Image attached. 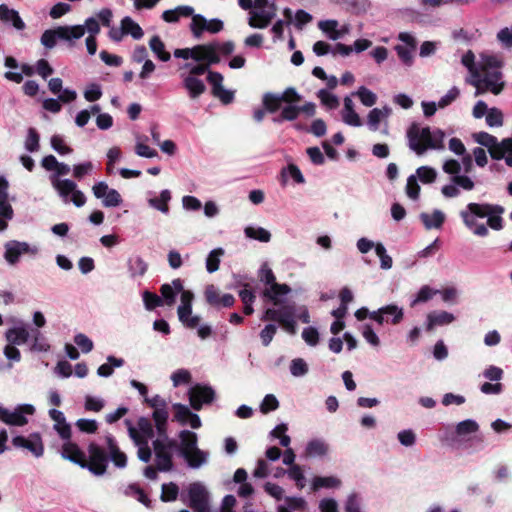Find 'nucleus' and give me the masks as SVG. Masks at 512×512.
<instances>
[{
    "mask_svg": "<svg viewBox=\"0 0 512 512\" xmlns=\"http://www.w3.org/2000/svg\"><path fill=\"white\" fill-rule=\"evenodd\" d=\"M504 211L501 205L470 202L460 210L459 216L474 235L486 237L489 234L488 227L496 231L503 228L501 215Z\"/></svg>",
    "mask_w": 512,
    "mask_h": 512,
    "instance_id": "1",
    "label": "nucleus"
},
{
    "mask_svg": "<svg viewBox=\"0 0 512 512\" xmlns=\"http://www.w3.org/2000/svg\"><path fill=\"white\" fill-rule=\"evenodd\" d=\"M445 132L439 128L431 129L413 123L407 130L409 148L417 155H423L427 150H444Z\"/></svg>",
    "mask_w": 512,
    "mask_h": 512,
    "instance_id": "2",
    "label": "nucleus"
},
{
    "mask_svg": "<svg viewBox=\"0 0 512 512\" xmlns=\"http://www.w3.org/2000/svg\"><path fill=\"white\" fill-rule=\"evenodd\" d=\"M442 169L451 175L450 183L441 188L445 198H456L460 195V188L471 191L475 187L474 181L467 175H460L461 163L455 159H448L443 163Z\"/></svg>",
    "mask_w": 512,
    "mask_h": 512,
    "instance_id": "3",
    "label": "nucleus"
},
{
    "mask_svg": "<svg viewBox=\"0 0 512 512\" xmlns=\"http://www.w3.org/2000/svg\"><path fill=\"white\" fill-rule=\"evenodd\" d=\"M152 445L158 471L168 472L173 470V452L176 451L178 447V441L168 436L166 438L158 437L153 441Z\"/></svg>",
    "mask_w": 512,
    "mask_h": 512,
    "instance_id": "4",
    "label": "nucleus"
},
{
    "mask_svg": "<svg viewBox=\"0 0 512 512\" xmlns=\"http://www.w3.org/2000/svg\"><path fill=\"white\" fill-rule=\"evenodd\" d=\"M52 187L57 191L64 203L72 202L76 207H82L86 203V196L77 189V184L70 179H59L50 176Z\"/></svg>",
    "mask_w": 512,
    "mask_h": 512,
    "instance_id": "5",
    "label": "nucleus"
},
{
    "mask_svg": "<svg viewBox=\"0 0 512 512\" xmlns=\"http://www.w3.org/2000/svg\"><path fill=\"white\" fill-rule=\"evenodd\" d=\"M254 5L257 10L251 13L249 26L258 29L266 28L276 15L275 3L269 4L268 0H255Z\"/></svg>",
    "mask_w": 512,
    "mask_h": 512,
    "instance_id": "6",
    "label": "nucleus"
},
{
    "mask_svg": "<svg viewBox=\"0 0 512 512\" xmlns=\"http://www.w3.org/2000/svg\"><path fill=\"white\" fill-rule=\"evenodd\" d=\"M89 460L80 464L81 468L87 469L95 476H102L106 473L108 467V457L105 451L98 445L91 443L88 447Z\"/></svg>",
    "mask_w": 512,
    "mask_h": 512,
    "instance_id": "7",
    "label": "nucleus"
},
{
    "mask_svg": "<svg viewBox=\"0 0 512 512\" xmlns=\"http://www.w3.org/2000/svg\"><path fill=\"white\" fill-rule=\"evenodd\" d=\"M189 506L194 512H209V494L201 483H192L188 489ZM179 512H190L182 509Z\"/></svg>",
    "mask_w": 512,
    "mask_h": 512,
    "instance_id": "8",
    "label": "nucleus"
},
{
    "mask_svg": "<svg viewBox=\"0 0 512 512\" xmlns=\"http://www.w3.org/2000/svg\"><path fill=\"white\" fill-rule=\"evenodd\" d=\"M35 413V407L31 404H19L14 410L4 408L1 421L6 425L22 427L28 423L27 416Z\"/></svg>",
    "mask_w": 512,
    "mask_h": 512,
    "instance_id": "9",
    "label": "nucleus"
},
{
    "mask_svg": "<svg viewBox=\"0 0 512 512\" xmlns=\"http://www.w3.org/2000/svg\"><path fill=\"white\" fill-rule=\"evenodd\" d=\"M403 316V309L395 304L383 306L370 313V319L376 321L378 324L390 322L395 325L402 321Z\"/></svg>",
    "mask_w": 512,
    "mask_h": 512,
    "instance_id": "10",
    "label": "nucleus"
},
{
    "mask_svg": "<svg viewBox=\"0 0 512 512\" xmlns=\"http://www.w3.org/2000/svg\"><path fill=\"white\" fill-rule=\"evenodd\" d=\"M483 78L481 84L482 94L490 92L494 95H499L505 88L506 82L503 73L499 69L493 71H482Z\"/></svg>",
    "mask_w": 512,
    "mask_h": 512,
    "instance_id": "11",
    "label": "nucleus"
},
{
    "mask_svg": "<svg viewBox=\"0 0 512 512\" xmlns=\"http://www.w3.org/2000/svg\"><path fill=\"white\" fill-rule=\"evenodd\" d=\"M92 192L97 199H102L104 207H117L122 203L120 193L115 189H110L104 181L94 184Z\"/></svg>",
    "mask_w": 512,
    "mask_h": 512,
    "instance_id": "12",
    "label": "nucleus"
},
{
    "mask_svg": "<svg viewBox=\"0 0 512 512\" xmlns=\"http://www.w3.org/2000/svg\"><path fill=\"white\" fill-rule=\"evenodd\" d=\"M12 444L17 448L29 450L36 458H40L44 454V445L39 433H32L28 438L24 436H15Z\"/></svg>",
    "mask_w": 512,
    "mask_h": 512,
    "instance_id": "13",
    "label": "nucleus"
},
{
    "mask_svg": "<svg viewBox=\"0 0 512 512\" xmlns=\"http://www.w3.org/2000/svg\"><path fill=\"white\" fill-rule=\"evenodd\" d=\"M215 391L210 386L195 385L189 391L190 405L195 410H200L203 404L214 400Z\"/></svg>",
    "mask_w": 512,
    "mask_h": 512,
    "instance_id": "14",
    "label": "nucleus"
},
{
    "mask_svg": "<svg viewBox=\"0 0 512 512\" xmlns=\"http://www.w3.org/2000/svg\"><path fill=\"white\" fill-rule=\"evenodd\" d=\"M295 318L294 305H285L279 309L268 308L262 316V320L278 322L280 325L289 324Z\"/></svg>",
    "mask_w": 512,
    "mask_h": 512,
    "instance_id": "15",
    "label": "nucleus"
},
{
    "mask_svg": "<svg viewBox=\"0 0 512 512\" xmlns=\"http://www.w3.org/2000/svg\"><path fill=\"white\" fill-rule=\"evenodd\" d=\"M179 443L176 451L183 458L188 456L189 452H192L198 447V436L195 432L190 430H181L178 434Z\"/></svg>",
    "mask_w": 512,
    "mask_h": 512,
    "instance_id": "16",
    "label": "nucleus"
},
{
    "mask_svg": "<svg viewBox=\"0 0 512 512\" xmlns=\"http://www.w3.org/2000/svg\"><path fill=\"white\" fill-rule=\"evenodd\" d=\"M488 151L493 159H505V163L512 167V138H505L501 142L497 141V144L489 148Z\"/></svg>",
    "mask_w": 512,
    "mask_h": 512,
    "instance_id": "17",
    "label": "nucleus"
},
{
    "mask_svg": "<svg viewBox=\"0 0 512 512\" xmlns=\"http://www.w3.org/2000/svg\"><path fill=\"white\" fill-rule=\"evenodd\" d=\"M29 249L30 247L26 242L8 241L5 244L4 258L10 265H14L19 261L22 254L29 252Z\"/></svg>",
    "mask_w": 512,
    "mask_h": 512,
    "instance_id": "18",
    "label": "nucleus"
},
{
    "mask_svg": "<svg viewBox=\"0 0 512 512\" xmlns=\"http://www.w3.org/2000/svg\"><path fill=\"white\" fill-rule=\"evenodd\" d=\"M181 291H183V282L179 278L174 279L171 284H163L160 288L163 304L172 306L176 301L177 294Z\"/></svg>",
    "mask_w": 512,
    "mask_h": 512,
    "instance_id": "19",
    "label": "nucleus"
},
{
    "mask_svg": "<svg viewBox=\"0 0 512 512\" xmlns=\"http://www.w3.org/2000/svg\"><path fill=\"white\" fill-rule=\"evenodd\" d=\"M182 85L191 100L198 99L206 91V85L203 80L192 75L183 76Z\"/></svg>",
    "mask_w": 512,
    "mask_h": 512,
    "instance_id": "20",
    "label": "nucleus"
},
{
    "mask_svg": "<svg viewBox=\"0 0 512 512\" xmlns=\"http://www.w3.org/2000/svg\"><path fill=\"white\" fill-rule=\"evenodd\" d=\"M125 422L128 425L129 436L134 440L136 445L139 446L138 458L145 463L149 462L151 459L152 453H151L150 448L147 445V440L141 439L137 430L135 429V427L131 424V422L129 420H126Z\"/></svg>",
    "mask_w": 512,
    "mask_h": 512,
    "instance_id": "21",
    "label": "nucleus"
},
{
    "mask_svg": "<svg viewBox=\"0 0 512 512\" xmlns=\"http://www.w3.org/2000/svg\"><path fill=\"white\" fill-rule=\"evenodd\" d=\"M455 316L447 311H433L427 315L426 330L432 331L438 326H445L452 323Z\"/></svg>",
    "mask_w": 512,
    "mask_h": 512,
    "instance_id": "22",
    "label": "nucleus"
},
{
    "mask_svg": "<svg viewBox=\"0 0 512 512\" xmlns=\"http://www.w3.org/2000/svg\"><path fill=\"white\" fill-rule=\"evenodd\" d=\"M0 20L4 23H10L18 31L26 28V24L18 11L9 8L6 4H0Z\"/></svg>",
    "mask_w": 512,
    "mask_h": 512,
    "instance_id": "23",
    "label": "nucleus"
},
{
    "mask_svg": "<svg viewBox=\"0 0 512 512\" xmlns=\"http://www.w3.org/2000/svg\"><path fill=\"white\" fill-rule=\"evenodd\" d=\"M85 34V27L82 25L59 26V40L65 41L69 46H73L76 40L82 38Z\"/></svg>",
    "mask_w": 512,
    "mask_h": 512,
    "instance_id": "24",
    "label": "nucleus"
},
{
    "mask_svg": "<svg viewBox=\"0 0 512 512\" xmlns=\"http://www.w3.org/2000/svg\"><path fill=\"white\" fill-rule=\"evenodd\" d=\"M106 443L110 460L117 468H125L127 465V456L119 449L114 437L111 435L107 436Z\"/></svg>",
    "mask_w": 512,
    "mask_h": 512,
    "instance_id": "25",
    "label": "nucleus"
},
{
    "mask_svg": "<svg viewBox=\"0 0 512 512\" xmlns=\"http://www.w3.org/2000/svg\"><path fill=\"white\" fill-rule=\"evenodd\" d=\"M5 338L9 344L22 345L28 342L30 339V332L26 326L21 323L19 326L9 328L5 332Z\"/></svg>",
    "mask_w": 512,
    "mask_h": 512,
    "instance_id": "26",
    "label": "nucleus"
},
{
    "mask_svg": "<svg viewBox=\"0 0 512 512\" xmlns=\"http://www.w3.org/2000/svg\"><path fill=\"white\" fill-rule=\"evenodd\" d=\"M210 453L202 450L199 447L188 453V456H184L187 466L191 469H199L208 464Z\"/></svg>",
    "mask_w": 512,
    "mask_h": 512,
    "instance_id": "27",
    "label": "nucleus"
},
{
    "mask_svg": "<svg viewBox=\"0 0 512 512\" xmlns=\"http://www.w3.org/2000/svg\"><path fill=\"white\" fill-rule=\"evenodd\" d=\"M419 218H420L421 222L423 223L425 229L431 230V229H440L445 222L446 216L441 210L435 209V210H433V212L431 214L422 212L419 215Z\"/></svg>",
    "mask_w": 512,
    "mask_h": 512,
    "instance_id": "28",
    "label": "nucleus"
},
{
    "mask_svg": "<svg viewBox=\"0 0 512 512\" xmlns=\"http://www.w3.org/2000/svg\"><path fill=\"white\" fill-rule=\"evenodd\" d=\"M341 115L343 122L349 126L360 127L362 125L359 115L354 110V103L349 96L344 98V107Z\"/></svg>",
    "mask_w": 512,
    "mask_h": 512,
    "instance_id": "29",
    "label": "nucleus"
},
{
    "mask_svg": "<svg viewBox=\"0 0 512 512\" xmlns=\"http://www.w3.org/2000/svg\"><path fill=\"white\" fill-rule=\"evenodd\" d=\"M290 292L291 288L287 284L275 282L263 291V296L271 300L274 305H280L282 303L280 296L287 295Z\"/></svg>",
    "mask_w": 512,
    "mask_h": 512,
    "instance_id": "30",
    "label": "nucleus"
},
{
    "mask_svg": "<svg viewBox=\"0 0 512 512\" xmlns=\"http://www.w3.org/2000/svg\"><path fill=\"white\" fill-rule=\"evenodd\" d=\"M307 502L302 497L287 496L284 498V503L276 507L277 512H294L304 510Z\"/></svg>",
    "mask_w": 512,
    "mask_h": 512,
    "instance_id": "31",
    "label": "nucleus"
},
{
    "mask_svg": "<svg viewBox=\"0 0 512 512\" xmlns=\"http://www.w3.org/2000/svg\"><path fill=\"white\" fill-rule=\"evenodd\" d=\"M169 417V413L167 408H160L157 410H153L152 418L155 423V427L157 430L158 437L166 438L167 435V420Z\"/></svg>",
    "mask_w": 512,
    "mask_h": 512,
    "instance_id": "32",
    "label": "nucleus"
},
{
    "mask_svg": "<svg viewBox=\"0 0 512 512\" xmlns=\"http://www.w3.org/2000/svg\"><path fill=\"white\" fill-rule=\"evenodd\" d=\"M62 457L79 465L85 463L86 456L76 444L67 442L63 445Z\"/></svg>",
    "mask_w": 512,
    "mask_h": 512,
    "instance_id": "33",
    "label": "nucleus"
},
{
    "mask_svg": "<svg viewBox=\"0 0 512 512\" xmlns=\"http://www.w3.org/2000/svg\"><path fill=\"white\" fill-rule=\"evenodd\" d=\"M30 338L32 339L30 346L32 352H48L50 350V344L40 330L32 329Z\"/></svg>",
    "mask_w": 512,
    "mask_h": 512,
    "instance_id": "34",
    "label": "nucleus"
},
{
    "mask_svg": "<svg viewBox=\"0 0 512 512\" xmlns=\"http://www.w3.org/2000/svg\"><path fill=\"white\" fill-rule=\"evenodd\" d=\"M171 200V193L168 189L161 191L159 197H153L148 199L150 207L162 212L163 214L169 213V201Z\"/></svg>",
    "mask_w": 512,
    "mask_h": 512,
    "instance_id": "35",
    "label": "nucleus"
},
{
    "mask_svg": "<svg viewBox=\"0 0 512 512\" xmlns=\"http://www.w3.org/2000/svg\"><path fill=\"white\" fill-rule=\"evenodd\" d=\"M181 294V304L177 308L178 318L182 319L186 314H192V303L194 300V294L190 290H185L180 292Z\"/></svg>",
    "mask_w": 512,
    "mask_h": 512,
    "instance_id": "36",
    "label": "nucleus"
},
{
    "mask_svg": "<svg viewBox=\"0 0 512 512\" xmlns=\"http://www.w3.org/2000/svg\"><path fill=\"white\" fill-rule=\"evenodd\" d=\"M149 47L159 60L163 62L170 60L171 55L165 50V44L158 35H155L150 39Z\"/></svg>",
    "mask_w": 512,
    "mask_h": 512,
    "instance_id": "37",
    "label": "nucleus"
},
{
    "mask_svg": "<svg viewBox=\"0 0 512 512\" xmlns=\"http://www.w3.org/2000/svg\"><path fill=\"white\" fill-rule=\"evenodd\" d=\"M338 25V21L334 19L321 20L318 22V28L332 41L340 39Z\"/></svg>",
    "mask_w": 512,
    "mask_h": 512,
    "instance_id": "38",
    "label": "nucleus"
},
{
    "mask_svg": "<svg viewBox=\"0 0 512 512\" xmlns=\"http://www.w3.org/2000/svg\"><path fill=\"white\" fill-rule=\"evenodd\" d=\"M147 269L148 264L140 256L128 260V271L133 278L143 276L147 272Z\"/></svg>",
    "mask_w": 512,
    "mask_h": 512,
    "instance_id": "39",
    "label": "nucleus"
},
{
    "mask_svg": "<svg viewBox=\"0 0 512 512\" xmlns=\"http://www.w3.org/2000/svg\"><path fill=\"white\" fill-rule=\"evenodd\" d=\"M329 447L325 441L314 439L307 443L306 453L311 457H321L328 453Z\"/></svg>",
    "mask_w": 512,
    "mask_h": 512,
    "instance_id": "40",
    "label": "nucleus"
},
{
    "mask_svg": "<svg viewBox=\"0 0 512 512\" xmlns=\"http://www.w3.org/2000/svg\"><path fill=\"white\" fill-rule=\"evenodd\" d=\"M469 71V76L466 77L465 82L469 85H472L475 87V93L474 95L477 97L479 95H482L481 91V84H482V78H483V72L481 70V67L478 65L476 67L471 68Z\"/></svg>",
    "mask_w": 512,
    "mask_h": 512,
    "instance_id": "41",
    "label": "nucleus"
},
{
    "mask_svg": "<svg viewBox=\"0 0 512 512\" xmlns=\"http://www.w3.org/2000/svg\"><path fill=\"white\" fill-rule=\"evenodd\" d=\"M108 363L102 364L97 369V374L100 377H109L114 372V367H121L124 364V360L122 358H116L112 355L107 357Z\"/></svg>",
    "mask_w": 512,
    "mask_h": 512,
    "instance_id": "42",
    "label": "nucleus"
},
{
    "mask_svg": "<svg viewBox=\"0 0 512 512\" xmlns=\"http://www.w3.org/2000/svg\"><path fill=\"white\" fill-rule=\"evenodd\" d=\"M121 25L124 29L125 35H131L135 40L143 37L144 32L142 28L131 17L126 16L122 19Z\"/></svg>",
    "mask_w": 512,
    "mask_h": 512,
    "instance_id": "43",
    "label": "nucleus"
},
{
    "mask_svg": "<svg viewBox=\"0 0 512 512\" xmlns=\"http://www.w3.org/2000/svg\"><path fill=\"white\" fill-rule=\"evenodd\" d=\"M480 58L481 60L479 66L481 67L482 71H493L494 69L501 70L503 66L502 60L496 55L483 53L480 55Z\"/></svg>",
    "mask_w": 512,
    "mask_h": 512,
    "instance_id": "44",
    "label": "nucleus"
},
{
    "mask_svg": "<svg viewBox=\"0 0 512 512\" xmlns=\"http://www.w3.org/2000/svg\"><path fill=\"white\" fill-rule=\"evenodd\" d=\"M244 234L247 238L258 240L267 243L271 240V233L262 227L247 226L244 229Z\"/></svg>",
    "mask_w": 512,
    "mask_h": 512,
    "instance_id": "45",
    "label": "nucleus"
},
{
    "mask_svg": "<svg viewBox=\"0 0 512 512\" xmlns=\"http://www.w3.org/2000/svg\"><path fill=\"white\" fill-rule=\"evenodd\" d=\"M283 99L278 93L267 92L263 95L262 102L269 113H274L280 108L281 103L284 102Z\"/></svg>",
    "mask_w": 512,
    "mask_h": 512,
    "instance_id": "46",
    "label": "nucleus"
},
{
    "mask_svg": "<svg viewBox=\"0 0 512 512\" xmlns=\"http://www.w3.org/2000/svg\"><path fill=\"white\" fill-rule=\"evenodd\" d=\"M341 486V480L334 476H316L312 482L313 490L320 488H338Z\"/></svg>",
    "mask_w": 512,
    "mask_h": 512,
    "instance_id": "47",
    "label": "nucleus"
},
{
    "mask_svg": "<svg viewBox=\"0 0 512 512\" xmlns=\"http://www.w3.org/2000/svg\"><path fill=\"white\" fill-rule=\"evenodd\" d=\"M223 248H215L208 254L206 258V270L209 273H214L219 269L220 258L224 255Z\"/></svg>",
    "mask_w": 512,
    "mask_h": 512,
    "instance_id": "48",
    "label": "nucleus"
},
{
    "mask_svg": "<svg viewBox=\"0 0 512 512\" xmlns=\"http://www.w3.org/2000/svg\"><path fill=\"white\" fill-rule=\"evenodd\" d=\"M208 24V20L201 14H194L192 16V21L190 24V29L195 38H200L204 31H206V26Z\"/></svg>",
    "mask_w": 512,
    "mask_h": 512,
    "instance_id": "49",
    "label": "nucleus"
},
{
    "mask_svg": "<svg viewBox=\"0 0 512 512\" xmlns=\"http://www.w3.org/2000/svg\"><path fill=\"white\" fill-rule=\"evenodd\" d=\"M353 95L358 96L361 103L366 107H372L377 101V95L365 86L359 87Z\"/></svg>",
    "mask_w": 512,
    "mask_h": 512,
    "instance_id": "50",
    "label": "nucleus"
},
{
    "mask_svg": "<svg viewBox=\"0 0 512 512\" xmlns=\"http://www.w3.org/2000/svg\"><path fill=\"white\" fill-rule=\"evenodd\" d=\"M417 179H419L424 184H430L435 182L437 178V171L430 166H421L417 168L416 175Z\"/></svg>",
    "mask_w": 512,
    "mask_h": 512,
    "instance_id": "51",
    "label": "nucleus"
},
{
    "mask_svg": "<svg viewBox=\"0 0 512 512\" xmlns=\"http://www.w3.org/2000/svg\"><path fill=\"white\" fill-rule=\"evenodd\" d=\"M57 40H59V26L54 29L45 30L40 39L41 44L47 49L54 48Z\"/></svg>",
    "mask_w": 512,
    "mask_h": 512,
    "instance_id": "52",
    "label": "nucleus"
},
{
    "mask_svg": "<svg viewBox=\"0 0 512 512\" xmlns=\"http://www.w3.org/2000/svg\"><path fill=\"white\" fill-rule=\"evenodd\" d=\"M375 253L380 258L381 269L389 270L392 268L393 260L391 256L387 254L386 248L381 242L376 243Z\"/></svg>",
    "mask_w": 512,
    "mask_h": 512,
    "instance_id": "53",
    "label": "nucleus"
},
{
    "mask_svg": "<svg viewBox=\"0 0 512 512\" xmlns=\"http://www.w3.org/2000/svg\"><path fill=\"white\" fill-rule=\"evenodd\" d=\"M299 116V106L289 103V105L283 107L279 117L274 118V122L280 123L284 120L293 121Z\"/></svg>",
    "mask_w": 512,
    "mask_h": 512,
    "instance_id": "54",
    "label": "nucleus"
},
{
    "mask_svg": "<svg viewBox=\"0 0 512 512\" xmlns=\"http://www.w3.org/2000/svg\"><path fill=\"white\" fill-rule=\"evenodd\" d=\"M479 425L475 420L467 419L461 421L456 426V433L458 436H465L477 432Z\"/></svg>",
    "mask_w": 512,
    "mask_h": 512,
    "instance_id": "55",
    "label": "nucleus"
},
{
    "mask_svg": "<svg viewBox=\"0 0 512 512\" xmlns=\"http://www.w3.org/2000/svg\"><path fill=\"white\" fill-rule=\"evenodd\" d=\"M179 494V488L178 486L170 482L168 484L162 485V491H161V500L163 502H171L177 499Z\"/></svg>",
    "mask_w": 512,
    "mask_h": 512,
    "instance_id": "56",
    "label": "nucleus"
},
{
    "mask_svg": "<svg viewBox=\"0 0 512 512\" xmlns=\"http://www.w3.org/2000/svg\"><path fill=\"white\" fill-rule=\"evenodd\" d=\"M394 49L404 65L410 67L413 64V53L415 49L405 47L404 45H396Z\"/></svg>",
    "mask_w": 512,
    "mask_h": 512,
    "instance_id": "57",
    "label": "nucleus"
},
{
    "mask_svg": "<svg viewBox=\"0 0 512 512\" xmlns=\"http://www.w3.org/2000/svg\"><path fill=\"white\" fill-rule=\"evenodd\" d=\"M437 293H439V290H434L430 288L428 285H424L420 288L416 298L411 302V306L414 307L418 303L427 302Z\"/></svg>",
    "mask_w": 512,
    "mask_h": 512,
    "instance_id": "58",
    "label": "nucleus"
},
{
    "mask_svg": "<svg viewBox=\"0 0 512 512\" xmlns=\"http://www.w3.org/2000/svg\"><path fill=\"white\" fill-rule=\"evenodd\" d=\"M218 43H210L206 45H197L195 52V60L196 61H207L209 55L213 52V50H217Z\"/></svg>",
    "mask_w": 512,
    "mask_h": 512,
    "instance_id": "59",
    "label": "nucleus"
},
{
    "mask_svg": "<svg viewBox=\"0 0 512 512\" xmlns=\"http://www.w3.org/2000/svg\"><path fill=\"white\" fill-rule=\"evenodd\" d=\"M486 123L489 127H501L503 125V113L500 109L490 108L486 115Z\"/></svg>",
    "mask_w": 512,
    "mask_h": 512,
    "instance_id": "60",
    "label": "nucleus"
},
{
    "mask_svg": "<svg viewBox=\"0 0 512 512\" xmlns=\"http://www.w3.org/2000/svg\"><path fill=\"white\" fill-rule=\"evenodd\" d=\"M287 474L290 479L296 482V485L299 489H303L305 487V476L302 468L299 465H292L289 467Z\"/></svg>",
    "mask_w": 512,
    "mask_h": 512,
    "instance_id": "61",
    "label": "nucleus"
},
{
    "mask_svg": "<svg viewBox=\"0 0 512 512\" xmlns=\"http://www.w3.org/2000/svg\"><path fill=\"white\" fill-rule=\"evenodd\" d=\"M317 97L321 100L323 105L330 109H335L339 106V100L337 96L329 93L326 89H320L317 92Z\"/></svg>",
    "mask_w": 512,
    "mask_h": 512,
    "instance_id": "62",
    "label": "nucleus"
},
{
    "mask_svg": "<svg viewBox=\"0 0 512 512\" xmlns=\"http://www.w3.org/2000/svg\"><path fill=\"white\" fill-rule=\"evenodd\" d=\"M173 408L176 411L174 415V420L180 423L181 425H186L188 422L189 415L191 414V410L188 408V406L181 403H175L173 405Z\"/></svg>",
    "mask_w": 512,
    "mask_h": 512,
    "instance_id": "63",
    "label": "nucleus"
},
{
    "mask_svg": "<svg viewBox=\"0 0 512 512\" xmlns=\"http://www.w3.org/2000/svg\"><path fill=\"white\" fill-rule=\"evenodd\" d=\"M473 139L475 140L476 143L488 149L497 144L498 141L495 136L483 131L473 134Z\"/></svg>",
    "mask_w": 512,
    "mask_h": 512,
    "instance_id": "64",
    "label": "nucleus"
}]
</instances>
